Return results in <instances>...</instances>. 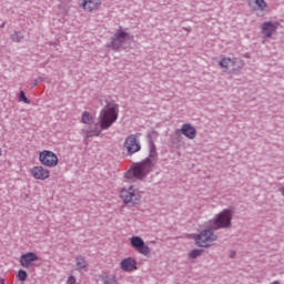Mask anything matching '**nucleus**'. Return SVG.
I'll return each mask as SVG.
<instances>
[{"mask_svg":"<svg viewBox=\"0 0 284 284\" xmlns=\"http://www.w3.org/2000/svg\"><path fill=\"white\" fill-rule=\"evenodd\" d=\"M116 119H119V104H108L99 114L100 129L99 126H94L93 130L84 129L83 134L85 139L100 136L103 130H110L116 123Z\"/></svg>","mask_w":284,"mask_h":284,"instance_id":"obj_1","label":"nucleus"},{"mask_svg":"<svg viewBox=\"0 0 284 284\" xmlns=\"http://www.w3.org/2000/svg\"><path fill=\"white\" fill-rule=\"evenodd\" d=\"M120 199L124 205L136 207L141 205L143 192L136 185L124 186L120 190Z\"/></svg>","mask_w":284,"mask_h":284,"instance_id":"obj_2","label":"nucleus"},{"mask_svg":"<svg viewBox=\"0 0 284 284\" xmlns=\"http://www.w3.org/2000/svg\"><path fill=\"white\" fill-rule=\"evenodd\" d=\"M152 171V166L146 164L144 161L134 163L130 170L124 174L125 179L131 181H143L148 173Z\"/></svg>","mask_w":284,"mask_h":284,"instance_id":"obj_3","label":"nucleus"},{"mask_svg":"<svg viewBox=\"0 0 284 284\" xmlns=\"http://www.w3.org/2000/svg\"><path fill=\"white\" fill-rule=\"evenodd\" d=\"M232 216H234V211L230 209L223 210L213 219V221H211L213 230L230 227L232 225Z\"/></svg>","mask_w":284,"mask_h":284,"instance_id":"obj_4","label":"nucleus"},{"mask_svg":"<svg viewBox=\"0 0 284 284\" xmlns=\"http://www.w3.org/2000/svg\"><path fill=\"white\" fill-rule=\"evenodd\" d=\"M219 237L216 234H214V231L212 229L204 230L195 237V245L199 247H212L214 244V241H216Z\"/></svg>","mask_w":284,"mask_h":284,"instance_id":"obj_5","label":"nucleus"},{"mask_svg":"<svg viewBox=\"0 0 284 284\" xmlns=\"http://www.w3.org/2000/svg\"><path fill=\"white\" fill-rule=\"evenodd\" d=\"M130 39H133V37H131L130 33H128V31L120 27L115 31L113 40L109 44V48H112L113 50H119L125 43V41Z\"/></svg>","mask_w":284,"mask_h":284,"instance_id":"obj_6","label":"nucleus"},{"mask_svg":"<svg viewBox=\"0 0 284 284\" xmlns=\"http://www.w3.org/2000/svg\"><path fill=\"white\" fill-rule=\"evenodd\" d=\"M219 65L223 70H232L233 72H239V70L243 69V61L239 60L237 58L222 57Z\"/></svg>","mask_w":284,"mask_h":284,"instance_id":"obj_7","label":"nucleus"},{"mask_svg":"<svg viewBox=\"0 0 284 284\" xmlns=\"http://www.w3.org/2000/svg\"><path fill=\"white\" fill-rule=\"evenodd\" d=\"M39 161L44 168H57L59 165V156L54 152L44 150L39 153Z\"/></svg>","mask_w":284,"mask_h":284,"instance_id":"obj_8","label":"nucleus"},{"mask_svg":"<svg viewBox=\"0 0 284 284\" xmlns=\"http://www.w3.org/2000/svg\"><path fill=\"white\" fill-rule=\"evenodd\" d=\"M124 148L130 155L136 154V152H141V143H139V136L135 134L129 135L124 141Z\"/></svg>","mask_w":284,"mask_h":284,"instance_id":"obj_9","label":"nucleus"},{"mask_svg":"<svg viewBox=\"0 0 284 284\" xmlns=\"http://www.w3.org/2000/svg\"><path fill=\"white\" fill-rule=\"evenodd\" d=\"M131 245L139 254H142V256H150V246L145 244L142 237L140 236H132L131 237Z\"/></svg>","mask_w":284,"mask_h":284,"instance_id":"obj_10","label":"nucleus"},{"mask_svg":"<svg viewBox=\"0 0 284 284\" xmlns=\"http://www.w3.org/2000/svg\"><path fill=\"white\" fill-rule=\"evenodd\" d=\"M278 22L266 21L261 24V32L266 39H272L273 34H276L278 30Z\"/></svg>","mask_w":284,"mask_h":284,"instance_id":"obj_11","label":"nucleus"},{"mask_svg":"<svg viewBox=\"0 0 284 284\" xmlns=\"http://www.w3.org/2000/svg\"><path fill=\"white\" fill-rule=\"evenodd\" d=\"M30 174L33 179H37V181H47V179H50V170L42 165L33 166L30 170Z\"/></svg>","mask_w":284,"mask_h":284,"instance_id":"obj_12","label":"nucleus"},{"mask_svg":"<svg viewBox=\"0 0 284 284\" xmlns=\"http://www.w3.org/2000/svg\"><path fill=\"white\" fill-rule=\"evenodd\" d=\"M156 161H159V153L156 152V145L154 142H150L149 144V156L143 160L144 163L149 164V166L154 170V165H156Z\"/></svg>","mask_w":284,"mask_h":284,"instance_id":"obj_13","label":"nucleus"},{"mask_svg":"<svg viewBox=\"0 0 284 284\" xmlns=\"http://www.w3.org/2000/svg\"><path fill=\"white\" fill-rule=\"evenodd\" d=\"M80 7L84 12H95L101 8V0H80Z\"/></svg>","mask_w":284,"mask_h":284,"instance_id":"obj_14","label":"nucleus"},{"mask_svg":"<svg viewBox=\"0 0 284 284\" xmlns=\"http://www.w3.org/2000/svg\"><path fill=\"white\" fill-rule=\"evenodd\" d=\"M122 272H136V260L134 257H125L120 262Z\"/></svg>","mask_w":284,"mask_h":284,"instance_id":"obj_15","label":"nucleus"},{"mask_svg":"<svg viewBox=\"0 0 284 284\" xmlns=\"http://www.w3.org/2000/svg\"><path fill=\"white\" fill-rule=\"evenodd\" d=\"M34 261H39V256L32 252H29L20 256V264L22 265V267L26 268L32 267V263H34Z\"/></svg>","mask_w":284,"mask_h":284,"instance_id":"obj_16","label":"nucleus"},{"mask_svg":"<svg viewBox=\"0 0 284 284\" xmlns=\"http://www.w3.org/2000/svg\"><path fill=\"white\" fill-rule=\"evenodd\" d=\"M181 132L186 139H196V129L192 124H183Z\"/></svg>","mask_w":284,"mask_h":284,"instance_id":"obj_17","label":"nucleus"},{"mask_svg":"<svg viewBox=\"0 0 284 284\" xmlns=\"http://www.w3.org/2000/svg\"><path fill=\"white\" fill-rule=\"evenodd\" d=\"M81 122L85 125H92V123H94V116H92L90 112L84 111L81 116Z\"/></svg>","mask_w":284,"mask_h":284,"instance_id":"obj_18","label":"nucleus"},{"mask_svg":"<svg viewBox=\"0 0 284 284\" xmlns=\"http://www.w3.org/2000/svg\"><path fill=\"white\" fill-rule=\"evenodd\" d=\"M75 267H78V270H85V267H88V261H85V257H75Z\"/></svg>","mask_w":284,"mask_h":284,"instance_id":"obj_19","label":"nucleus"},{"mask_svg":"<svg viewBox=\"0 0 284 284\" xmlns=\"http://www.w3.org/2000/svg\"><path fill=\"white\" fill-rule=\"evenodd\" d=\"M11 39H12V41H14L16 43H19L20 41H23V33H21V32H14L13 34H11Z\"/></svg>","mask_w":284,"mask_h":284,"instance_id":"obj_20","label":"nucleus"},{"mask_svg":"<svg viewBox=\"0 0 284 284\" xmlns=\"http://www.w3.org/2000/svg\"><path fill=\"white\" fill-rule=\"evenodd\" d=\"M255 6L263 12L265 8H267V2H265V0H255Z\"/></svg>","mask_w":284,"mask_h":284,"instance_id":"obj_21","label":"nucleus"},{"mask_svg":"<svg viewBox=\"0 0 284 284\" xmlns=\"http://www.w3.org/2000/svg\"><path fill=\"white\" fill-rule=\"evenodd\" d=\"M17 277H18V281H21L23 283L28 278V273L23 270H20L18 272Z\"/></svg>","mask_w":284,"mask_h":284,"instance_id":"obj_22","label":"nucleus"},{"mask_svg":"<svg viewBox=\"0 0 284 284\" xmlns=\"http://www.w3.org/2000/svg\"><path fill=\"white\" fill-rule=\"evenodd\" d=\"M203 254V250H193L190 252L189 256L190 258H196Z\"/></svg>","mask_w":284,"mask_h":284,"instance_id":"obj_23","label":"nucleus"},{"mask_svg":"<svg viewBox=\"0 0 284 284\" xmlns=\"http://www.w3.org/2000/svg\"><path fill=\"white\" fill-rule=\"evenodd\" d=\"M102 281L104 284H114V276H112V275L103 276Z\"/></svg>","mask_w":284,"mask_h":284,"instance_id":"obj_24","label":"nucleus"},{"mask_svg":"<svg viewBox=\"0 0 284 284\" xmlns=\"http://www.w3.org/2000/svg\"><path fill=\"white\" fill-rule=\"evenodd\" d=\"M19 101H22L23 103H30V100L26 97V92L23 91L20 92Z\"/></svg>","mask_w":284,"mask_h":284,"instance_id":"obj_25","label":"nucleus"},{"mask_svg":"<svg viewBox=\"0 0 284 284\" xmlns=\"http://www.w3.org/2000/svg\"><path fill=\"white\" fill-rule=\"evenodd\" d=\"M67 284H77V278L74 277V275L69 276V278L67 280Z\"/></svg>","mask_w":284,"mask_h":284,"instance_id":"obj_26","label":"nucleus"},{"mask_svg":"<svg viewBox=\"0 0 284 284\" xmlns=\"http://www.w3.org/2000/svg\"><path fill=\"white\" fill-rule=\"evenodd\" d=\"M2 155H3V150L0 149V156H2Z\"/></svg>","mask_w":284,"mask_h":284,"instance_id":"obj_27","label":"nucleus"},{"mask_svg":"<svg viewBox=\"0 0 284 284\" xmlns=\"http://www.w3.org/2000/svg\"><path fill=\"white\" fill-rule=\"evenodd\" d=\"M0 284H6V282L3 280H0Z\"/></svg>","mask_w":284,"mask_h":284,"instance_id":"obj_28","label":"nucleus"}]
</instances>
